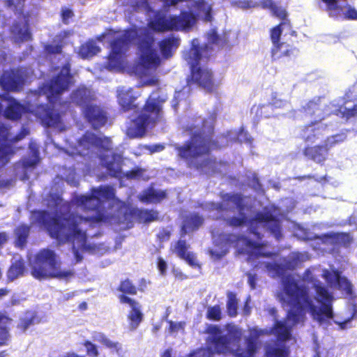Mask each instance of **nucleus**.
<instances>
[{
	"label": "nucleus",
	"mask_w": 357,
	"mask_h": 357,
	"mask_svg": "<svg viewBox=\"0 0 357 357\" xmlns=\"http://www.w3.org/2000/svg\"><path fill=\"white\" fill-rule=\"evenodd\" d=\"M114 197L115 191L112 186L92 188L89 195L76 197L75 203L85 212H94L93 215L84 217L75 213H70L63 216L51 217L47 211H33V222L44 226L49 235L59 244L76 241L81 248L85 249L87 234L82 225L110 222L114 215L107 212L104 203L112 200Z\"/></svg>",
	"instance_id": "f257e3e1"
},
{
	"label": "nucleus",
	"mask_w": 357,
	"mask_h": 357,
	"mask_svg": "<svg viewBox=\"0 0 357 357\" xmlns=\"http://www.w3.org/2000/svg\"><path fill=\"white\" fill-rule=\"evenodd\" d=\"M313 288L315 291V300L321 305L319 309L314 305L309 295L308 289L305 286L299 284L290 275L283 280L280 301L289 307L287 319L293 325H303L306 320L307 310L312 315L317 316L320 321L334 317L333 294L320 282L314 283Z\"/></svg>",
	"instance_id": "f03ea898"
},
{
	"label": "nucleus",
	"mask_w": 357,
	"mask_h": 357,
	"mask_svg": "<svg viewBox=\"0 0 357 357\" xmlns=\"http://www.w3.org/2000/svg\"><path fill=\"white\" fill-rule=\"evenodd\" d=\"M135 38H137V46L140 53L139 64L146 69L157 68L160 64V59L153 48L155 38L153 33L144 29L137 35L135 29H127L110 43L111 51L107 56L109 69L120 67L126 52Z\"/></svg>",
	"instance_id": "7ed1b4c3"
},
{
	"label": "nucleus",
	"mask_w": 357,
	"mask_h": 357,
	"mask_svg": "<svg viewBox=\"0 0 357 357\" xmlns=\"http://www.w3.org/2000/svg\"><path fill=\"white\" fill-rule=\"evenodd\" d=\"M215 117L210 116L202 121L200 130L192 133L190 139L176 149L178 156L184 160L189 167L203 169L215 163V158H206L198 162L197 158L209 155L213 151L222 149V146L213 138Z\"/></svg>",
	"instance_id": "20e7f679"
},
{
	"label": "nucleus",
	"mask_w": 357,
	"mask_h": 357,
	"mask_svg": "<svg viewBox=\"0 0 357 357\" xmlns=\"http://www.w3.org/2000/svg\"><path fill=\"white\" fill-rule=\"evenodd\" d=\"M164 99L149 97L142 107V112L135 118L128 128L131 138L143 137L149 127L152 128L162 117Z\"/></svg>",
	"instance_id": "39448f33"
},
{
	"label": "nucleus",
	"mask_w": 357,
	"mask_h": 357,
	"mask_svg": "<svg viewBox=\"0 0 357 357\" xmlns=\"http://www.w3.org/2000/svg\"><path fill=\"white\" fill-rule=\"evenodd\" d=\"M60 264L54 251L48 248L41 249L34 257L31 273L39 280L47 278L66 279L73 275L70 270H61Z\"/></svg>",
	"instance_id": "423d86ee"
},
{
	"label": "nucleus",
	"mask_w": 357,
	"mask_h": 357,
	"mask_svg": "<svg viewBox=\"0 0 357 357\" xmlns=\"http://www.w3.org/2000/svg\"><path fill=\"white\" fill-rule=\"evenodd\" d=\"M279 26H275L270 31V38L273 44L271 49L272 61L291 59L298 52V49L296 47V45L298 43L296 31L291 30L289 33V37L286 38L284 41L281 42L280 39L282 32L280 30Z\"/></svg>",
	"instance_id": "0eeeda50"
},
{
	"label": "nucleus",
	"mask_w": 357,
	"mask_h": 357,
	"mask_svg": "<svg viewBox=\"0 0 357 357\" xmlns=\"http://www.w3.org/2000/svg\"><path fill=\"white\" fill-rule=\"evenodd\" d=\"M205 333L210 335L208 337V343L213 349V352L218 354L229 352L231 343L239 342L242 337V331L240 328H231L228 331V336L222 335L220 326L213 324H209L206 328Z\"/></svg>",
	"instance_id": "6e6552de"
},
{
	"label": "nucleus",
	"mask_w": 357,
	"mask_h": 357,
	"mask_svg": "<svg viewBox=\"0 0 357 357\" xmlns=\"http://www.w3.org/2000/svg\"><path fill=\"white\" fill-rule=\"evenodd\" d=\"M74 83V75L71 72L70 61L68 59L61 67L59 73L53 76L47 84L46 92L49 102H56Z\"/></svg>",
	"instance_id": "1a4fd4ad"
},
{
	"label": "nucleus",
	"mask_w": 357,
	"mask_h": 357,
	"mask_svg": "<svg viewBox=\"0 0 357 357\" xmlns=\"http://www.w3.org/2000/svg\"><path fill=\"white\" fill-rule=\"evenodd\" d=\"M303 112L307 116H316L317 119L303 126L300 131V137L305 143L314 142L317 138L319 131L326 128V126L321 123L324 116H321L319 112L321 110L319 100L308 101L303 107Z\"/></svg>",
	"instance_id": "9d476101"
},
{
	"label": "nucleus",
	"mask_w": 357,
	"mask_h": 357,
	"mask_svg": "<svg viewBox=\"0 0 357 357\" xmlns=\"http://www.w3.org/2000/svg\"><path fill=\"white\" fill-rule=\"evenodd\" d=\"M259 223H264L276 239L279 240L282 237L280 221L270 211H258L253 218H248L246 225H248L249 232L260 240L262 235L258 231Z\"/></svg>",
	"instance_id": "9b49d317"
},
{
	"label": "nucleus",
	"mask_w": 357,
	"mask_h": 357,
	"mask_svg": "<svg viewBox=\"0 0 357 357\" xmlns=\"http://www.w3.org/2000/svg\"><path fill=\"white\" fill-rule=\"evenodd\" d=\"M186 84L190 87L193 85L199 86L208 93L215 91L218 87L212 70L196 64L190 66V75L186 78Z\"/></svg>",
	"instance_id": "f8f14e48"
},
{
	"label": "nucleus",
	"mask_w": 357,
	"mask_h": 357,
	"mask_svg": "<svg viewBox=\"0 0 357 357\" xmlns=\"http://www.w3.org/2000/svg\"><path fill=\"white\" fill-rule=\"evenodd\" d=\"M337 137L338 135L328 137L324 143L319 144H306L302 153L307 160L323 165L328 159L331 149L342 141Z\"/></svg>",
	"instance_id": "ddd939ff"
},
{
	"label": "nucleus",
	"mask_w": 357,
	"mask_h": 357,
	"mask_svg": "<svg viewBox=\"0 0 357 357\" xmlns=\"http://www.w3.org/2000/svg\"><path fill=\"white\" fill-rule=\"evenodd\" d=\"M159 219V212L154 209H142L138 208H128L123 213V222L128 228L133 226V220L139 223L149 224Z\"/></svg>",
	"instance_id": "4468645a"
},
{
	"label": "nucleus",
	"mask_w": 357,
	"mask_h": 357,
	"mask_svg": "<svg viewBox=\"0 0 357 357\" xmlns=\"http://www.w3.org/2000/svg\"><path fill=\"white\" fill-rule=\"evenodd\" d=\"M82 114L94 130L105 126L108 121V113L105 107L99 104L91 103L86 105L82 109Z\"/></svg>",
	"instance_id": "2eb2a0df"
},
{
	"label": "nucleus",
	"mask_w": 357,
	"mask_h": 357,
	"mask_svg": "<svg viewBox=\"0 0 357 357\" xmlns=\"http://www.w3.org/2000/svg\"><path fill=\"white\" fill-rule=\"evenodd\" d=\"M25 82V75L18 68L10 69L3 73L0 77L2 87L9 91H20Z\"/></svg>",
	"instance_id": "dca6fc26"
},
{
	"label": "nucleus",
	"mask_w": 357,
	"mask_h": 357,
	"mask_svg": "<svg viewBox=\"0 0 357 357\" xmlns=\"http://www.w3.org/2000/svg\"><path fill=\"white\" fill-rule=\"evenodd\" d=\"M101 163L111 177L120 178L122 176L123 158L115 153L104 155L100 158Z\"/></svg>",
	"instance_id": "f3484780"
},
{
	"label": "nucleus",
	"mask_w": 357,
	"mask_h": 357,
	"mask_svg": "<svg viewBox=\"0 0 357 357\" xmlns=\"http://www.w3.org/2000/svg\"><path fill=\"white\" fill-rule=\"evenodd\" d=\"M198 15L190 10H181L178 15H172L174 31H189L197 23Z\"/></svg>",
	"instance_id": "a211bd4d"
},
{
	"label": "nucleus",
	"mask_w": 357,
	"mask_h": 357,
	"mask_svg": "<svg viewBox=\"0 0 357 357\" xmlns=\"http://www.w3.org/2000/svg\"><path fill=\"white\" fill-rule=\"evenodd\" d=\"M36 112L38 117L46 127L56 128L61 123V114L53 108L40 105L37 107Z\"/></svg>",
	"instance_id": "6ab92c4d"
},
{
	"label": "nucleus",
	"mask_w": 357,
	"mask_h": 357,
	"mask_svg": "<svg viewBox=\"0 0 357 357\" xmlns=\"http://www.w3.org/2000/svg\"><path fill=\"white\" fill-rule=\"evenodd\" d=\"M69 99L70 102L84 109L86 105L91 104L95 96L90 89L80 85L70 93Z\"/></svg>",
	"instance_id": "aec40b11"
},
{
	"label": "nucleus",
	"mask_w": 357,
	"mask_h": 357,
	"mask_svg": "<svg viewBox=\"0 0 357 357\" xmlns=\"http://www.w3.org/2000/svg\"><path fill=\"white\" fill-rule=\"evenodd\" d=\"M324 275L328 282L334 283L336 287L343 291L347 296H351L353 294L351 283L346 277L342 276L341 273L338 270H333L332 273L326 271Z\"/></svg>",
	"instance_id": "412c9836"
},
{
	"label": "nucleus",
	"mask_w": 357,
	"mask_h": 357,
	"mask_svg": "<svg viewBox=\"0 0 357 357\" xmlns=\"http://www.w3.org/2000/svg\"><path fill=\"white\" fill-rule=\"evenodd\" d=\"M116 98L121 109L124 112L139 108L138 105L135 103L137 96L133 94L132 89H125L121 88L118 89Z\"/></svg>",
	"instance_id": "4be33fe9"
},
{
	"label": "nucleus",
	"mask_w": 357,
	"mask_h": 357,
	"mask_svg": "<svg viewBox=\"0 0 357 357\" xmlns=\"http://www.w3.org/2000/svg\"><path fill=\"white\" fill-rule=\"evenodd\" d=\"M123 301L128 304L131 310L127 315L129 326L132 330H135L144 319V314L141 310V305L138 301L132 298H123Z\"/></svg>",
	"instance_id": "5701e85b"
},
{
	"label": "nucleus",
	"mask_w": 357,
	"mask_h": 357,
	"mask_svg": "<svg viewBox=\"0 0 357 357\" xmlns=\"http://www.w3.org/2000/svg\"><path fill=\"white\" fill-rule=\"evenodd\" d=\"M299 262V257L296 255L285 260L284 264L276 262H266L265 264V268L268 271L274 273L277 276H282L284 275L287 270L294 269Z\"/></svg>",
	"instance_id": "b1692460"
},
{
	"label": "nucleus",
	"mask_w": 357,
	"mask_h": 357,
	"mask_svg": "<svg viewBox=\"0 0 357 357\" xmlns=\"http://www.w3.org/2000/svg\"><path fill=\"white\" fill-rule=\"evenodd\" d=\"M149 28L158 33L174 31L172 15L169 18L165 15L156 14L153 20L148 23Z\"/></svg>",
	"instance_id": "393cba45"
},
{
	"label": "nucleus",
	"mask_w": 357,
	"mask_h": 357,
	"mask_svg": "<svg viewBox=\"0 0 357 357\" xmlns=\"http://www.w3.org/2000/svg\"><path fill=\"white\" fill-rule=\"evenodd\" d=\"M204 222L202 215L198 213H192L187 215L183 219L181 228V236H185L188 233L197 230Z\"/></svg>",
	"instance_id": "a878e982"
},
{
	"label": "nucleus",
	"mask_w": 357,
	"mask_h": 357,
	"mask_svg": "<svg viewBox=\"0 0 357 357\" xmlns=\"http://www.w3.org/2000/svg\"><path fill=\"white\" fill-rule=\"evenodd\" d=\"M26 111V107L13 98H8V103L6 107L3 116L11 121H17Z\"/></svg>",
	"instance_id": "bb28decb"
},
{
	"label": "nucleus",
	"mask_w": 357,
	"mask_h": 357,
	"mask_svg": "<svg viewBox=\"0 0 357 357\" xmlns=\"http://www.w3.org/2000/svg\"><path fill=\"white\" fill-rule=\"evenodd\" d=\"M31 231V226L24 223L18 225L13 231L15 240L14 245L16 248L23 249L26 245Z\"/></svg>",
	"instance_id": "cd10ccee"
},
{
	"label": "nucleus",
	"mask_w": 357,
	"mask_h": 357,
	"mask_svg": "<svg viewBox=\"0 0 357 357\" xmlns=\"http://www.w3.org/2000/svg\"><path fill=\"white\" fill-rule=\"evenodd\" d=\"M188 248L189 245L187 244L186 241L180 239L176 242L174 252L180 259L185 260L190 266L195 267L197 266V264L195 261V255L192 252H188Z\"/></svg>",
	"instance_id": "c85d7f7f"
},
{
	"label": "nucleus",
	"mask_w": 357,
	"mask_h": 357,
	"mask_svg": "<svg viewBox=\"0 0 357 357\" xmlns=\"http://www.w3.org/2000/svg\"><path fill=\"white\" fill-rule=\"evenodd\" d=\"M79 144L89 149L91 147H102L109 142L107 137H100L91 132H86L79 139Z\"/></svg>",
	"instance_id": "c756f323"
},
{
	"label": "nucleus",
	"mask_w": 357,
	"mask_h": 357,
	"mask_svg": "<svg viewBox=\"0 0 357 357\" xmlns=\"http://www.w3.org/2000/svg\"><path fill=\"white\" fill-rule=\"evenodd\" d=\"M179 45V39L169 36L162 39L158 44L160 51L163 58L169 59Z\"/></svg>",
	"instance_id": "7c9ffc66"
},
{
	"label": "nucleus",
	"mask_w": 357,
	"mask_h": 357,
	"mask_svg": "<svg viewBox=\"0 0 357 357\" xmlns=\"http://www.w3.org/2000/svg\"><path fill=\"white\" fill-rule=\"evenodd\" d=\"M237 240H243L245 245L255 252L257 257L273 258L276 254L272 252H264L262 249L266 245L265 243H257L243 236H238Z\"/></svg>",
	"instance_id": "2f4dec72"
},
{
	"label": "nucleus",
	"mask_w": 357,
	"mask_h": 357,
	"mask_svg": "<svg viewBox=\"0 0 357 357\" xmlns=\"http://www.w3.org/2000/svg\"><path fill=\"white\" fill-rule=\"evenodd\" d=\"M26 270L24 260L22 258L12 262L6 272L7 283L13 282L15 280L24 275Z\"/></svg>",
	"instance_id": "473e14b6"
},
{
	"label": "nucleus",
	"mask_w": 357,
	"mask_h": 357,
	"mask_svg": "<svg viewBox=\"0 0 357 357\" xmlns=\"http://www.w3.org/2000/svg\"><path fill=\"white\" fill-rule=\"evenodd\" d=\"M117 290L121 292L119 295L118 298L121 304L126 303L123 300V297L130 298L128 295L135 296L137 294L138 288L129 278L122 280L118 287Z\"/></svg>",
	"instance_id": "72a5a7b5"
},
{
	"label": "nucleus",
	"mask_w": 357,
	"mask_h": 357,
	"mask_svg": "<svg viewBox=\"0 0 357 357\" xmlns=\"http://www.w3.org/2000/svg\"><path fill=\"white\" fill-rule=\"evenodd\" d=\"M167 198V190H157L153 188H149L144 191L141 200L146 204H158Z\"/></svg>",
	"instance_id": "f704fd0d"
},
{
	"label": "nucleus",
	"mask_w": 357,
	"mask_h": 357,
	"mask_svg": "<svg viewBox=\"0 0 357 357\" xmlns=\"http://www.w3.org/2000/svg\"><path fill=\"white\" fill-rule=\"evenodd\" d=\"M245 349L237 348L235 351V355L237 357H252L255 355L257 350V337L248 336L245 338Z\"/></svg>",
	"instance_id": "c9c22d12"
},
{
	"label": "nucleus",
	"mask_w": 357,
	"mask_h": 357,
	"mask_svg": "<svg viewBox=\"0 0 357 357\" xmlns=\"http://www.w3.org/2000/svg\"><path fill=\"white\" fill-rule=\"evenodd\" d=\"M286 320L290 323L288 326L285 322L278 321L275 324V331L278 337L281 340H289L291 336V328L297 324L293 325L291 321L287 319V314H286Z\"/></svg>",
	"instance_id": "e433bc0d"
},
{
	"label": "nucleus",
	"mask_w": 357,
	"mask_h": 357,
	"mask_svg": "<svg viewBox=\"0 0 357 357\" xmlns=\"http://www.w3.org/2000/svg\"><path fill=\"white\" fill-rule=\"evenodd\" d=\"M324 238L332 241L334 243L342 245L344 248L350 246L353 241L352 236L346 232L328 233L324 235Z\"/></svg>",
	"instance_id": "4c0bfd02"
},
{
	"label": "nucleus",
	"mask_w": 357,
	"mask_h": 357,
	"mask_svg": "<svg viewBox=\"0 0 357 357\" xmlns=\"http://www.w3.org/2000/svg\"><path fill=\"white\" fill-rule=\"evenodd\" d=\"M222 199L227 204L231 203L239 212L245 209L244 196L241 193H225L222 195Z\"/></svg>",
	"instance_id": "58836bf2"
},
{
	"label": "nucleus",
	"mask_w": 357,
	"mask_h": 357,
	"mask_svg": "<svg viewBox=\"0 0 357 357\" xmlns=\"http://www.w3.org/2000/svg\"><path fill=\"white\" fill-rule=\"evenodd\" d=\"M287 102L285 100L280 99L278 97V93L274 92L271 95V100L267 104L261 105L258 107L257 112H260V117L261 118H269L270 114H263V110L266 109L268 107L271 108H282L284 107Z\"/></svg>",
	"instance_id": "ea45409f"
},
{
	"label": "nucleus",
	"mask_w": 357,
	"mask_h": 357,
	"mask_svg": "<svg viewBox=\"0 0 357 357\" xmlns=\"http://www.w3.org/2000/svg\"><path fill=\"white\" fill-rule=\"evenodd\" d=\"M100 49L93 41L86 42L82 44L78 50L79 56L83 59L91 58L100 52Z\"/></svg>",
	"instance_id": "a19ab883"
},
{
	"label": "nucleus",
	"mask_w": 357,
	"mask_h": 357,
	"mask_svg": "<svg viewBox=\"0 0 357 357\" xmlns=\"http://www.w3.org/2000/svg\"><path fill=\"white\" fill-rule=\"evenodd\" d=\"M12 33L17 43H23L32 39L31 33L29 29H24L20 22H16L13 24Z\"/></svg>",
	"instance_id": "79ce46f5"
},
{
	"label": "nucleus",
	"mask_w": 357,
	"mask_h": 357,
	"mask_svg": "<svg viewBox=\"0 0 357 357\" xmlns=\"http://www.w3.org/2000/svg\"><path fill=\"white\" fill-rule=\"evenodd\" d=\"M271 13L273 16L281 20L280 23L277 25L280 26L279 28L280 31H282L285 28L290 31L291 30V24L290 20L287 18L288 14L285 9L276 5L271 10Z\"/></svg>",
	"instance_id": "37998d69"
},
{
	"label": "nucleus",
	"mask_w": 357,
	"mask_h": 357,
	"mask_svg": "<svg viewBox=\"0 0 357 357\" xmlns=\"http://www.w3.org/2000/svg\"><path fill=\"white\" fill-rule=\"evenodd\" d=\"M192 6L199 13L203 14L204 20L206 22H211L213 20L212 8L208 5L204 0H196L194 1Z\"/></svg>",
	"instance_id": "c03bdc74"
},
{
	"label": "nucleus",
	"mask_w": 357,
	"mask_h": 357,
	"mask_svg": "<svg viewBox=\"0 0 357 357\" xmlns=\"http://www.w3.org/2000/svg\"><path fill=\"white\" fill-rule=\"evenodd\" d=\"M37 319L36 314L33 312H27L24 317L20 318L17 328L22 332H25L28 328L34 324Z\"/></svg>",
	"instance_id": "a18cd8bd"
},
{
	"label": "nucleus",
	"mask_w": 357,
	"mask_h": 357,
	"mask_svg": "<svg viewBox=\"0 0 357 357\" xmlns=\"http://www.w3.org/2000/svg\"><path fill=\"white\" fill-rule=\"evenodd\" d=\"M238 301L234 292L227 293V312L229 317H234L237 315Z\"/></svg>",
	"instance_id": "49530a36"
},
{
	"label": "nucleus",
	"mask_w": 357,
	"mask_h": 357,
	"mask_svg": "<svg viewBox=\"0 0 357 357\" xmlns=\"http://www.w3.org/2000/svg\"><path fill=\"white\" fill-rule=\"evenodd\" d=\"M221 219L225 222L226 225L231 227H239L243 225H246L248 222V218L245 215L242 214L239 217L232 216L230 218H218L215 220Z\"/></svg>",
	"instance_id": "de8ad7c7"
},
{
	"label": "nucleus",
	"mask_w": 357,
	"mask_h": 357,
	"mask_svg": "<svg viewBox=\"0 0 357 357\" xmlns=\"http://www.w3.org/2000/svg\"><path fill=\"white\" fill-rule=\"evenodd\" d=\"M149 0H125L123 5L128 7L131 11L138 12L149 8Z\"/></svg>",
	"instance_id": "09e8293b"
},
{
	"label": "nucleus",
	"mask_w": 357,
	"mask_h": 357,
	"mask_svg": "<svg viewBox=\"0 0 357 357\" xmlns=\"http://www.w3.org/2000/svg\"><path fill=\"white\" fill-rule=\"evenodd\" d=\"M206 48V46L204 47L198 45L192 47L189 51V57L191 60V64L199 65L200 60L202 59V52Z\"/></svg>",
	"instance_id": "8fccbe9b"
},
{
	"label": "nucleus",
	"mask_w": 357,
	"mask_h": 357,
	"mask_svg": "<svg viewBox=\"0 0 357 357\" xmlns=\"http://www.w3.org/2000/svg\"><path fill=\"white\" fill-rule=\"evenodd\" d=\"M211 321H219L222 318L221 307L219 305L208 307L206 315Z\"/></svg>",
	"instance_id": "3c124183"
},
{
	"label": "nucleus",
	"mask_w": 357,
	"mask_h": 357,
	"mask_svg": "<svg viewBox=\"0 0 357 357\" xmlns=\"http://www.w3.org/2000/svg\"><path fill=\"white\" fill-rule=\"evenodd\" d=\"M266 357H288L289 350L284 346L269 349L266 351Z\"/></svg>",
	"instance_id": "603ef678"
},
{
	"label": "nucleus",
	"mask_w": 357,
	"mask_h": 357,
	"mask_svg": "<svg viewBox=\"0 0 357 357\" xmlns=\"http://www.w3.org/2000/svg\"><path fill=\"white\" fill-rule=\"evenodd\" d=\"M63 45L61 43L56 45L47 44L44 46L45 54L49 55L60 54L62 53Z\"/></svg>",
	"instance_id": "864d4df0"
},
{
	"label": "nucleus",
	"mask_w": 357,
	"mask_h": 357,
	"mask_svg": "<svg viewBox=\"0 0 357 357\" xmlns=\"http://www.w3.org/2000/svg\"><path fill=\"white\" fill-rule=\"evenodd\" d=\"M345 11L343 10L344 18L348 20H357V10L351 6L347 4L343 6Z\"/></svg>",
	"instance_id": "5fc2aeb1"
},
{
	"label": "nucleus",
	"mask_w": 357,
	"mask_h": 357,
	"mask_svg": "<svg viewBox=\"0 0 357 357\" xmlns=\"http://www.w3.org/2000/svg\"><path fill=\"white\" fill-rule=\"evenodd\" d=\"M10 338V335L7 327H3L0 329V347L7 345Z\"/></svg>",
	"instance_id": "6e6d98bb"
},
{
	"label": "nucleus",
	"mask_w": 357,
	"mask_h": 357,
	"mask_svg": "<svg viewBox=\"0 0 357 357\" xmlns=\"http://www.w3.org/2000/svg\"><path fill=\"white\" fill-rule=\"evenodd\" d=\"M84 345L86 347L87 354L89 355L93 356L94 357L98 356V351L97 347L95 344H92L89 341H86L84 343Z\"/></svg>",
	"instance_id": "4d7b16f0"
},
{
	"label": "nucleus",
	"mask_w": 357,
	"mask_h": 357,
	"mask_svg": "<svg viewBox=\"0 0 357 357\" xmlns=\"http://www.w3.org/2000/svg\"><path fill=\"white\" fill-rule=\"evenodd\" d=\"M142 174V169L140 168H136V169L128 171L125 174V176L127 178L134 179V178L141 176Z\"/></svg>",
	"instance_id": "13d9d810"
},
{
	"label": "nucleus",
	"mask_w": 357,
	"mask_h": 357,
	"mask_svg": "<svg viewBox=\"0 0 357 357\" xmlns=\"http://www.w3.org/2000/svg\"><path fill=\"white\" fill-rule=\"evenodd\" d=\"M74 16L73 12L69 8L62 9L61 18L64 24H68L69 20Z\"/></svg>",
	"instance_id": "bf43d9fd"
},
{
	"label": "nucleus",
	"mask_w": 357,
	"mask_h": 357,
	"mask_svg": "<svg viewBox=\"0 0 357 357\" xmlns=\"http://www.w3.org/2000/svg\"><path fill=\"white\" fill-rule=\"evenodd\" d=\"M7 5L8 7L17 10L20 8L22 10L24 6V2L22 0H7Z\"/></svg>",
	"instance_id": "052dcab7"
},
{
	"label": "nucleus",
	"mask_w": 357,
	"mask_h": 357,
	"mask_svg": "<svg viewBox=\"0 0 357 357\" xmlns=\"http://www.w3.org/2000/svg\"><path fill=\"white\" fill-rule=\"evenodd\" d=\"M208 41L212 44H219L220 37L215 29H211L208 36Z\"/></svg>",
	"instance_id": "680f3d73"
},
{
	"label": "nucleus",
	"mask_w": 357,
	"mask_h": 357,
	"mask_svg": "<svg viewBox=\"0 0 357 357\" xmlns=\"http://www.w3.org/2000/svg\"><path fill=\"white\" fill-rule=\"evenodd\" d=\"M157 236L160 241H167L171 236V231L163 228L159 231Z\"/></svg>",
	"instance_id": "e2e57ef3"
},
{
	"label": "nucleus",
	"mask_w": 357,
	"mask_h": 357,
	"mask_svg": "<svg viewBox=\"0 0 357 357\" xmlns=\"http://www.w3.org/2000/svg\"><path fill=\"white\" fill-rule=\"evenodd\" d=\"M344 115L347 119L357 116V104H355L352 108H346L344 112Z\"/></svg>",
	"instance_id": "0e129e2a"
},
{
	"label": "nucleus",
	"mask_w": 357,
	"mask_h": 357,
	"mask_svg": "<svg viewBox=\"0 0 357 357\" xmlns=\"http://www.w3.org/2000/svg\"><path fill=\"white\" fill-rule=\"evenodd\" d=\"M158 268L162 275H165L167 265L166 261L162 257L158 258Z\"/></svg>",
	"instance_id": "69168bd1"
},
{
	"label": "nucleus",
	"mask_w": 357,
	"mask_h": 357,
	"mask_svg": "<svg viewBox=\"0 0 357 357\" xmlns=\"http://www.w3.org/2000/svg\"><path fill=\"white\" fill-rule=\"evenodd\" d=\"M11 321V318L0 312V329L3 327H6V325L8 324Z\"/></svg>",
	"instance_id": "338daca9"
},
{
	"label": "nucleus",
	"mask_w": 357,
	"mask_h": 357,
	"mask_svg": "<svg viewBox=\"0 0 357 357\" xmlns=\"http://www.w3.org/2000/svg\"><path fill=\"white\" fill-rule=\"evenodd\" d=\"M146 149L149 150L151 153H153L162 151L165 149V146L162 144L148 145L146 146Z\"/></svg>",
	"instance_id": "774afa93"
}]
</instances>
